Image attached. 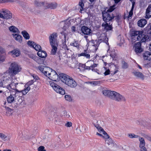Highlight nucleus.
<instances>
[{
	"label": "nucleus",
	"mask_w": 151,
	"mask_h": 151,
	"mask_svg": "<svg viewBox=\"0 0 151 151\" xmlns=\"http://www.w3.org/2000/svg\"><path fill=\"white\" fill-rule=\"evenodd\" d=\"M51 78L55 81L59 78L62 82L71 88H75L77 86V83L75 80L65 74L61 73L58 74L56 73L51 76Z\"/></svg>",
	"instance_id": "obj_1"
},
{
	"label": "nucleus",
	"mask_w": 151,
	"mask_h": 151,
	"mask_svg": "<svg viewBox=\"0 0 151 151\" xmlns=\"http://www.w3.org/2000/svg\"><path fill=\"white\" fill-rule=\"evenodd\" d=\"M130 35L133 40L139 41L140 42H145L149 38V36L147 35L144 34V32L138 31H132L130 33Z\"/></svg>",
	"instance_id": "obj_2"
},
{
	"label": "nucleus",
	"mask_w": 151,
	"mask_h": 151,
	"mask_svg": "<svg viewBox=\"0 0 151 151\" xmlns=\"http://www.w3.org/2000/svg\"><path fill=\"white\" fill-rule=\"evenodd\" d=\"M21 70V68L17 63L14 62L11 64L9 68L8 72L9 73V75L10 73L11 74V75L10 76V77L11 76L13 77L20 72Z\"/></svg>",
	"instance_id": "obj_3"
},
{
	"label": "nucleus",
	"mask_w": 151,
	"mask_h": 151,
	"mask_svg": "<svg viewBox=\"0 0 151 151\" xmlns=\"http://www.w3.org/2000/svg\"><path fill=\"white\" fill-rule=\"evenodd\" d=\"M4 75L3 78L0 79V87L1 86L7 89V87L11 81V80L9 77H7L9 75V73L7 72L4 73Z\"/></svg>",
	"instance_id": "obj_4"
},
{
	"label": "nucleus",
	"mask_w": 151,
	"mask_h": 151,
	"mask_svg": "<svg viewBox=\"0 0 151 151\" xmlns=\"http://www.w3.org/2000/svg\"><path fill=\"white\" fill-rule=\"evenodd\" d=\"M108 8L107 7H106L105 9L102 12V19L105 22L111 21L113 19V14H112L111 15V14L108 13L106 12V9Z\"/></svg>",
	"instance_id": "obj_5"
},
{
	"label": "nucleus",
	"mask_w": 151,
	"mask_h": 151,
	"mask_svg": "<svg viewBox=\"0 0 151 151\" xmlns=\"http://www.w3.org/2000/svg\"><path fill=\"white\" fill-rule=\"evenodd\" d=\"M50 86L52 87L53 89L56 92L62 95H64L65 93V90L53 82H51L50 83Z\"/></svg>",
	"instance_id": "obj_6"
},
{
	"label": "nucleus",
	"mask_w": 151,
	"mask_h": 151,
	"mask_svg": "<svg viewBox=\"0 0 151 151\" xmlns=\"http://www.w3.org/2000/svg\"><path fill=\"white\" fill-rule=\"evenodd\" d=\"M118 102H125L126 101L125 98L119 93L114 91V100Z\"/></svg>",
	"instance_id": "obj_7"
},
{
	"label": "nucleus",
	"mask_w": 151,
	"mask_h": 151,
	"mask_svg": "<svg viewBox=\"0 0 151 151\" xmlns=\"http://www.w3.org/2000/svg\"><path fill=\"white\" fill-rule=\"evenodd\" d=\"M38 68L47 77V73H48L49 72H50L52 70V69L50 68L43 65L39 66Z\"/></svg>",
	"instance_id": "obj_8"
},
{
	"label": "nucleus",
	"mask_w": 151,
	"mask_h": 151,
	"mask_svg": "<svg viewBox=\"0 0 151 151\" xmlns=\"http://www.w3.org/2000/svg\"><path fill=\"white\" fill-rule=\"evenodd\" d=\"M1 12L3 14L4 19H11L12 17V14L7 9H2Z\"/></svg>",
	"instance_id": "obj_9"
},
{
	"label": "nucleus",
	"mask_w": 151,
	"mask_h": 151,
	"mask_svg": "<svg viewBox=\"0 0 151 151\" xmlns=\"http://www.w3.org/2000/svg\"><path fill=\"white\" fill-rule=\"evenodd\" d=\"M139 147L140 151H147L146 148L145 147V142L144 139L142 137H139Z\"/></svg>",
	"instance_id": "obj_10"
},
{
	"label": "nucleus",
	"mask_w": 151,
	"mask_h": 151,
	"mask_svg": "<svg viewBox=\"0 0 151 151\" xmlns=\"http://www.w3.org/2000/svg\"><path fill=\"white\" fill-rule=\"evenodd\" d=\"M134 48L135 51L137 55H138L143 51V49L141 47V43L140 42H137L135 44Z\"/></svg>",
	"instance_id": "obj_11"
},
{
	"label": "nucleus",
	"mask_w": 151,
	"mask_h": 151,
	"mask_svg": "<svg viewBox=\"0 0 151 151\" xmlns=\"http://www.w3.org/2000/svg\"><path fill=\"white\" fill-rule=\"evenodd\" d=\"M57 36V34L55 32L52 33L49 36V39L50 45H52V44L55 43H58L56 39Z\"/></svg>",
	"instance_id": "obj_12"
},
{
	"label": "nucleus",
	"mask_w": 151,
	"mask_h": 151,
	"mask_svg": "<svg viewBox=\"0 0 151 151\" xmlns=\"http://www.w3.org/2000/svg\"><path fill=\"white\" fill-rule=\"evenodd\" d=\"M102 93L104 96L111 99H113V91L104 89L103 90Z\"/></svg>",
	"instance_id": "obj_13"
},
{
	"label": "nucleus",
	"mask_w": 151,
	"mask_h": 151,
	"mask_svg": "<svg viewBox=\"0 0 151 151\" xmlns=\"http://www.w3.org/2000/svg\"><path fill=\"white\" fill-rule=\"evenodd\" d=\"M18 83H16L14 81H11L10 83V85L7 87V89L9 91L11 89H12L15 91L16 89H17V88L18 87Z\"/></svg>",
	"instance_id": "obj_14"
},
{
	"label": "nucleus",
	"mask_w": 151,
	"mask_h": 151,
	"mask_svg": "<svg viewBox=\"0 0 151 151\" xmlns=\"http://www.w3.org/2000/svg\"><path fill=\"white\" fill-rule=\"evenodd\" d=\"M5 58V54L4 50L0 46V63L4 62Z\"/></svg>",
	"instance_id": "obj_15"
},
{
	"label": "nucleus",
	"mask_w": 151,
	"mask_h": 151,
	"mask_svg": "<svg viewBox=\"0 0 151 151\" xmlns=\"http://www.w3.org/2000/svg\"><path fill=\"white\" fill-rule=\"evenodd\" d=\"M81 31L83 34L86 35H88L91 32V29L87 27L83 26L81 28Z\"/></svg>",
	"instance_id": "obj_16"
},
{
	"label": "nucleus",
	"mask_w": 151,
	"mask_h": 151,
	"mask_svg": "<svg viewBox=\"0 0 151 151\" xmlns=\"http://www.w3.org/2000/svg\"><path fill=\"white\" fill-rule=\"evenodd\" d=\"M62 24H63V29L64 31H66L71 25V23L69 21L66 20L65 22H63Z\"/></svg>",
	"instance_id": "obj_17"
},
{
	"label": "nucleus",
	"mask_w": 151,
	"mask_h": 151,
	"mask_svg": "<svg viewBox=\"0 0 151 151\" xmlns=\"http://www.w3.org/2000/svg\"><path fill=\"white\" fill-rule=\"evenodd\" d=\"M103 23L102 24V26L104 27V29L106 30H111L112 29V23L111 24L109 23V24L107 22Z\"/></svg>",
	"instance_id": "obj_18"
},
{
	"label": "nucleus",
	"mask_w": 151,
	"mask_h": 151,
	"mask_svg": "<svg viewBox=\"0 0 151 151\" xmlns=\"http://www.w3.org/2000/svg\"><path fill=\"white\" fill-rule=\"evenodd\" d=\"M11 53L13 57H17L19 56L20 54V50L18 49H14L9 52V53Z\"/></svg>",
	"instance_id": "obj_19"
},
{
	"label": "nucleus",
	"mask_w": 151,
	"mask_h": 151,
	"mask_svg": "<svg viewBox=\"0 0 151 151\" xmlns=\"http://www.w3.org/2000/svg\"><path fill=\"white\" fill-rule=\"evenodd\" d=\"M146 20L144 19H142L139 20L137 22L138 26L140 27H143L147 24Z\"/></svg>",
	"instance_id": "obj_20"
},
{
	"label": "nucleus",
	"mask_w": 151,
	"mask_h": 151,
	"mask_svg": "<svg viewBox=\"0 0 151 151\" xmlns=\"http://www.w3.org/2000/svg\"><path fill=\"white\" fill-rule=\"evenodd\" d=\"M143 58L145 60H151V53L149 52H146L143 54Z\"/></svg>",
	"instance_id": "obj_21"
},
{
	"label": "nucleus",
	"mask_w": 151,
	"mask_h": 151,
	"mask_svg": "<svg viewBox=\"0 0 151 151\" xmlns=\"http://www.w3.org/2000/svg\"><path fill=\"white\" fill-rule=\"evenodd\" d=\"M13 37L15 40L19 42L20 43H21L22 41V37L19 34H12Z\"/></svg>",
	"instance_id": "obj_22"
},
{
	"label": "nucleus",
	"mask_w": 151,
	"mask_h": 151,
	"mask_svg": "<svg viewBox=\"0 0 151 151\" xmlns=\"http://www.w3.org/2000/svg\"><path fill=\"white\" fill-rule=\"evenodd\" d=\"M37 55L39 57L42 58H45L47 56V54L46 52L42 50L38 51Z\"/></svg>",
	"instance_id": "obj_23"
},
{
	"label": "nucleus",
	"mask_w": 151,
	"mask_h": 151,
	"mask_svg": "<svg viewBox=\"0 0 151 151\" xmlns=\"http://www.w3.org/2000/svg\"><path fill=\"white\" fill-rule=\"evenodd\" d=\"M51 45L52 47L51 54L52 55H55L56 54L57 49V47L58 46V43L52 44V45Z\"/></svg>",
	"instance_id": "obj_24"
},
{
	"label": "nucleus",
	"mask_w": 151,
	"mask_h": 151,
	"mask_svg": "<svg viewBox=\"0 0 151 151\" xmlns=\"http://www.w3.org/2000/svg\"><path fill=\"white\" fill-rule=\"evenodd\" d=\"M121 14L119 13H116V15L115 16H114V18H115V20H116L118 25L121 22Z\"/></svg>",
	"instance_id": "obj_25"
},
{
	"label": "nucleus",
	"mask_w": 151,
	"mask_h": 151,
	"mask_svg": "<svg viewBox=\"0 0 151 151\" xmlns=\"http://www.w3.org/2000/svg\"><path fill=\"white\" fill-rule=\"evenodd\" d=\"M14 95H10L7 98V101L8 103H11L15 101V97L14 96Z\"/></svg>",
	"instance_id": "obj_26"
},
{
	"label": "nucleus",
	"mask_w": 151,
	"mask_h": 151,
	"mask_svg": "<svg viewBox=\"0 0 151 151\" xmlns=\"http://www.w3.org/2000/svg\"><path fill=\"white\" fill-rule=\"evenodd\" d=\"M149 6L147 8L146 12L145 18L149 19L151 17V9Z\"/></svg>",
	"instance_id": "obj_27"
},
{
	"label": "nucleus",
	"mask_w": 151,
	"mask_h": 151,
	"mask_svg": "<svg viewBox=\"0 0 151 151\" xmlns=\"http://www.w3.org/2000/svg\"><path fill=\"white\" fill-rule=\"evenodd\" d=\"M133 73L135 76L138 78L142 79H144V76L141 73L139 72L134 71Z\"/></svg>",
	"instance_id": "obj_28"
},
{
	"label": "nucleus",
	"mask_w": 151,
	"mask_h": 151,
	"mask_svg": "<svg viewBox=\"0 0 151 151\" xmlns=\"http://www.w3.org/2000/svg\"><path fill=\"white\" fill-rule=\"evenodd\" d=\"M9 29L10 31L14 33H19L20 32L18 29L14 26H12L10 27L9 28Z\"/></svg>",
	"instance_id": "obj_29"
},
{
	"label": "nucleus",
	"mask_w": 151,
	"mask_h": 151,
	"mask_svg": "<svg viewBox=\"0 0 151 151\" xmlns=\"http://www.w3.org/2000/svg\"><path fill=\"white\" fill-rule=\"evenodd\" d=\"M13 95L14 96L15 98H17V97H22L23 94L22 93V91H19L17 89H16L15 90V93Z\"/></svg>",
	"instance_id": "obj_30"
},
{
	"label": "nucleus",
	"mask_w": 151,
	"mask_h": 151,
	"mask_svg": "<svg viewBox=\"0 0 151 151\" xmlns=\"http://www.w3.org/2000/svg\"><path fill=\"white\" fill-rule=\"evenodd\" d=\"M57 7V4L56 3H51L48 4L47 6V9H55Z\"/></svg>",
	"instance_id": "obj_31"
},
{
	"label": "nucleus",
	"mask_w": 151,
	"mask_h": 151,
	"mask_svg": "<svg viewBox=\"0 0 151 151\" xmlns=\"http://www.w3.org/2000/svg\"><path fill=\"white\" fill-rule=\"evenodd\" d=\"M95 41L96 43H97L96 44H94V46L95 47H97L98 45H99L100 43L102 42H105L107 44L108 43V40H106V38L105 39V40H103L102 39H98V40H96Z\"/></svg>",
	"instance_id": "obj_32"
},
{
	"label": "nucleus",
	"mask_w": 151,
	"mask_h": 151,
	"mask_svg": "<svg viewBox=\"0 0 151 151\" xmlns=\"http://www.w3.org/2000/svg\"><path fill=\"white\" fill-rule=\"evenodd\" d=\"M5 108L6 109V113L7 116H9L12 114L13 112V109L10 108L9 107H6V106H5Z\"/></svg>",
	"instance_id": "obj_33"
},
{
	"label": "nucleus",
	"mask_w": 151,
	"mask_h": 151,
	"mask_svg": "<svg viewBox=\"0 0 151 151\" xmlns=\"http://www.w3.org/2000/svg\"><path fill=\"white\" fill-rule=\"evenodd\" d=\"M22 34L25 39L28 40L29 39L30 36L29 34L26 31H23L22 32Z\"/></svg>",
	"instance_id": "obj_34"
},
{
	"label": "nucleus",
	"mask_w": 151,
	"mask_h": 151,
	"mask_svg": "<svg viewBox=\"0 0 151 151\" xmlns=\"http://www.w3.org/2000/svg\"><path fill=\"white\" fill-rule=\"evenodd\" d=\"M45 60V59H42L37 57L35 61L39 64L45 65L44 64Z\"/></svg>",
	"instance_id": "obj_35"
},
{
	"label": "nucleus",
	"mask_w": 151,
	"mask_h": 151,
	"mask_svg": "<svg viewBox=\"0 0 151 151\" xmlns=\"http://www.w3.org/2000/svg\"><path fill=\"white\" fill-rule=\"evenodd\" d=\"M84 56L87 58H89L90 55L89 54L87 53V51L86 50H84V52H82L81 54H78V56Z\"/></svg>",
	"instance_id": "obj_36"
},
{
	"label": "nucleus",
	"mask_w": 151,
	"mask_h": 151,
	"mask_svg": "<svg viewBox=\"0 0 151 151\" xmlns=\"http://www.w3.org/2000/svg\"><path fill=\"white\" fill-rule=\"evenodd\" d=\"M70 45L76 47L77 49H79L80 46V44L78 42V41L74 40L73 42H71L70 43Z\"/></svg>",
	"instance_id": "obj_37"
},
{
	"label": "nucleus",
	"mask_w": 151,
	"mask_h": 151,
	"mask_svg": "<svg viewBox=\"0 0 151 151\" xmlns=\"http://www.w3.org/2000/svg\"><path fill=\"white\" fill-rule=\"evenodd\" d=\"M60 37L62 39H62L63 40V41H64L65 40H66V37L67 35V33L65 32H62L60 33Z\"/></svg>",
	"instance_id": "obj_38"
},
{
	"label": "nucleus",
	"mask_w": 151,
	"mask_h": 151,
	"mask_svg": "<svg viewBox=\"0 0 151 151\" xmlns=\"http://www.w3.org/2000/svg\"><path fill=\"white\" fill-rule=\"evenodd\" d=\"M35 5L39 7H40L41 6H43L44 4V2H40L37 1H35Z\"/></svg>",
	"instance_id": "obj_39"
},
{
	"label": "nucleus",
	"mask_w": 151,
	"mask_h": 151,
	"mask_svg": "<svg viewBox=\"0 0 151 151\" xmlns=\"http://www.w3.org/2000/svg\"><path fill=\"white\" fill-rule=\"evenodd\" d=\"M128 137L131 139L133 138H137L139 137V136L133 133H129L127 134Z\"/></svg>",
	"instance_id": "obj_40"
},
{
	"label": "nucleus",
	"mask_w": 151,
	"mask_h": 151,
	"mask_svg": "<svg viewBox=\"0 0 151 151\" xmlns=\"http://www.w3.org/2000/svg\"><path fill=\"white\" fill-rule=\"evenodd\" d=\"M115 67L116 68V69L114 72V75H115V76H116V73H118V74L117 75V77L116 78H115V79H114L115 80H117L119 78V76L118 75L119 74V71L118 70V69H119V66H118L117 65H115Z\"/></svg>",
	"instance_id": "obj_41"
},
{
	"label": "nucleus",
	"mask_w": 151,
	"mask_h": 151,
	"mask_svg": "<svg viewBox=\"0 0 151 151\" xmlns=\"http://www.w3.org/2000/svg\"><path fill=\"white\" fill-rule=\"evenodd\" d=\"M51 73L50 72H49L47 74V77L49 78L50 77L51 78V76H53L54 75L56 74L57 73L54 70H52H52L50 71Z\"/></svg>",
	"instance_id": "obj_42"
},
{
	"label": "nucleus",
	"mask_w": 151,
	"mask_h": 151,
	"mask_svg": "<svg viewBox=\"0 0 151 151\" xmlns=\"http://www.w3.org/2000/svg\"><path fill=\"white\" fill-rule=\"evenodd\" d=\"M122 63V67L123 69H126L128 68L129 65L127 62L125 61H123Z\"/></svg>",
	"instance_id": "obj_43"
},
{
	"label": "nucleus",
	"mask_w": 151,
	"mask_h": 151,
	"mask_svg": "<svg viewBox=\"0 0 151 151\" xmlns=\"http://www.w3.org/2000/svg\"><path fill=\"white\" fill-rule=\"evenodd\" d=\"M114 60H118L119 59V54L117 51L114 50Z\"/></svg>",
	"instance_id": "obj_44"
},
{
	"label": "nucleus",
	"mask_w": 151,
	"mask_h": 151,
	"mask_svg": "<svg viewBox=\"0 0 151 151\" xmlns=\"http://www.w3.org/2000/svg\"><path fill=\"white\" fill-rule=\"evenodd\" d=\"M62 48L64 49L65 50H68L69 49L68 48L66 44V40H65L64 41H63V40L62 39Z\"/></svg>",
	"instance_id": "obj_45"
},
{
	"label": "nucleus",
	"mask_w": 151,
	"mask_h": 151,
	"mask_svg": "<svg viewBox=\"0 0 151 151\" xmlns=\"http://www.w3.org/2000/svg\"><path fill=\"white\" fill-rule=\"evenodd\" d=\"M83 0H81L79 3V5L81 7L80 9V11H82L83 9H84V5L83 2Z\"/></svg>",
	"instance_id": "obj_46"
},
{
	"label": "nucleus",
	"mask_w": 151,
	"mask_h": 151,
	"mask_svg": "<svg viewBox=\"0 0 151 151\" xmlns=\"http://www.w3.org/2000/svg\"><path fill=\"white\" fill-rule=\"evenodd\" d=\"M27 44L32 47H34L35 43L32 41L29 40L27 42Z\"/></svg>",
	"instance_id": "obj_47"
},
{
	"label": "nucleus",
	"mask_w": 151,
	"mask_h": 151,
	"mask_svg": "<svg viewBox=\"0 0 151 151\" xmlns=\"http://www.w3.org/2000/svg\"><path fill=\"white\" fill-rule=\"evenodd\" d=\"M17 98H15V102H16V104H20L22 101L23 97H19V98L17 97Z\"/></svg>",
	"instance_id": "obj_48"
},
{
	"label": "nucleus",
	"mask_w": 151,
	"mask_h": 151,
	"mask_svg": "<svg viewBox=\"0 0 151 151\" xmlns=\"http://www.w3.org/2000/svg\"><path fill=\"white\" fill-rule=\"evenodd\" d=\"M35 46H34V47H33L37 51H38L40 50H41V46L38 45L36 44L35 43Z\"/></svg>",
	"instance_id": "obj_49"
},
{
	"label": "nucleus",
	"mask_w": 151,
	"mask_h": 151,
	"mask_svg": "<svg viewBox=\"0 0 151 151\" xmlns=\"http://www.w3.org/2000/svg\"><path fill=\"white\" fill-rule=\"evenodd\" d=\"M105 142L109 145L112 144L113 143V140L111 138H108L106 140Z\"/></svg>",
	"instance_id": "obj_50"
},
{
	"label": "nucleus",
	"mask_w": 151,
	"mask_h": 151,
	"mask_svg": "<svg viewBox=\"0 0 151 151\" xmlns=\"http://www.w3.org/2000/svg\"><path fill=\"white\" fill-rule=\"evenodd\" d=\"M0 137L4 141H6L7 139V136L5 134L2 133H0Z\"/></svg>",
	"instance_id": "obj_51"
},
{
	"label": "nucleus",
	"mask_w": 151,
	"mask_h": 151,
	"mask_svg": "<svg viewBox=\"0 0 151 151\" xmlns=\"http://www.w3.org/2000/svg\"><path fill=\"white\" fill-rule=\"evenodd\" d=\"M103 134L104 135V136L103 135L102 137L106 139L108 138H109V136L105 131H104V132L103 133Z\"/></svg>",
	"instance_id": "obj_52"
},
{
	"label": "nucleus",
	"mask_w": 151,
	"mask_h": 151,
	"mask_svg": "<svg viewBox=\"0 0 151 151\" xmlns=\"http://www.w3.org/2000/svg\"><path fill=\"white\" fill-rule=\"evenodd\" d=\"M143 137L148 140L151 142V136L148 135L144 134Z\"/></svg>",
	"instance_id": "obj_53"
},
{
	"label": "nucleus",
	"mask_w": 151,
	"mask_h": 151,
	"mask_svg": "<svg viewBox=\"0 0 151 151\" xmlns=\"http://www.w3.org/2000/svg\"><path fill=\"white\" fill-rule=\"evenodd\" d=\"M14 1V0H0V3H5L9 2H13Z\"/></svg>",
	"instance_id": "obj_54"
},
{
	"label": "nucleus",
	"mask_w": 151,
	"mask_h": 151,
	"mask_svg": "<svg viewBox=\"0 0 151 151\" xmlns=\"http://www.w3.org/2000/svg\"><path fill=\"white\" fill-rule=\"evenodd\" d=\"M113 11V5L110 6L109 8L107 10H106V12L107 13H109Z\"/></svg>",
	"instance_id": "obj_55"
},
{
	"label": "nucleus",
	"mask_w": 151,
	"mask_h": 151,
	"mask_svg": "<svg viewBox=\"0 0 151 151\" xmlns=\"http://www.w3.org/2000/svg\"><path fill=\"white\" fill-rule=\"evenodd\" d=\"M65 98L67 101H70L71 100V97L70 95H65Z\"/></svg>",
	"instance_id": "obj_56"
},
{
	"label": "nucleus",
	"mask_w": 151,
	"mask_h": 151,
	"mask_svg": "<svg viewBox=\"0 0 151 151\" xmlns=\"http://www.w3.org/2000/svg\"><path fill=\"white\" fill-rule=\"evenodd\" d=\"M55 123L56 124H60V119L58 117H55Z\"/></svg>",
	"instance_id": "obj_57"
},
{
	"label": "nucleus",
	"mask_w": 151,
	"mask_h": 151,
	"mask_svg": "<svg viewBox=\"0 0 151 151\" xmlns=\"http://www.w3.org/2000/svg\"><path fill=\"white\" fill-rule=\"evenodd\" d=\"M63 114L65 117L68 118L70 116L68 114L67 112L65 111H63Z\"/></svg>",
	"instance_id": "obj_58"
},
{
	"label": "nucleus",
	"mask_w": 151,
	"mask_h": 151,
	"mask_svg": "<svg viewBox=\"0 0 151 151\" xmlns=\"http://www.w3.org/2000/svg\"><path fill=\"white\" fill-rule=\"evenodd\" d=\"M29 57L30 58L33 59L34 60H35V61L37 57L35 55H32V54L30 55L29 56Z\"/></svg>",
	"instance_id": "obj_59"
},
{
	"label": "nucleus",
	"mask_w": 151,
	"mask_h": 151,
	"mask_svg": "<svg viewBox=\"0 0 151 151\" xmlns=\"http://www.w3.org/2000/svg\"><path fill=\"white\" fill-rule=\"evenodd\" d=\"M133 9H131L130 11L129 12V14L128 16V18H129L131 17L132 15H133Z\"/></svg>",
	"instance_id": "obj_60"
},
{
	"label": "nucleus",
	"mask_w": 151,
	"mask_h": 151,
	"mask_svg": "<svg viewBox=\"0 0 151 151\" xmlns=\"http://www.w3.org/2000/svg\"><path fill=\"white\" fill-rule=\"evenodd\" d=\"M45 147L43 146H40L38 148V151H46L44 150Z\"/></svg>",
	"instance_id": "obj_61"
},
{
	"label": "nucleus",
	"mask_w": 151,
	"mask_h": 151,
	"mask_svg": "<svg viewBox=\"0 0 151 151\" xmlns=\"http://www.w3.org/2000/svg\"><path fill=\"white\" fill-rule=\"evenodd\" d=\"M34 82L35 81H34L33 80H31V81H30L28 82L27 84L28 86H30L32 85V84H33Z\"/></svg>",
	"instance_id": "obj_62"
},
{
	"label": "nucleus",
	"mask_w": 151,
	"mask_h": 151,
	"mask_svg": "<svg viewBox=\"0 0 151 151\" xmlns=\"http://www.w3.org/2000/svg\"><path fill=\"white\" fill-rule=\"evenodd\" d=\"M72 125V123L70 122H67L65 124V125L66 126H67V127H70Z\"/></svg>",
	"instance_id": "obj_63"
},
{
	"label": "nucleus",
	"mask_w": 151,
	"mask_h": 151,
	"mask_svg": "<svg viewBox=\"0 0 151 151\" xmlns=\"http://www.w3.org/2000/svg\"><path fill=\"white\" fill-rule=\"evenodd\" d=\"M110 71L109 69H108L104 73L105 76L109 74Z\"/></svg>",
	"instance_id": "obj_64"
}]
</instances>
